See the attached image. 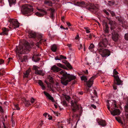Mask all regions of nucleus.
Wrapping results in <instances>:
<instances>
[{
	"mask_svg": "<svg viewBox=\"0 0 128 128\" xmlns=\"http://www.w3.org/2000/svg\"><path fill=\"white\" fill-rule=\"evenodd\" d=\"M102 39L100 40L98 46L102 48L98 49L97 50L102 56H109L110 54V52L108 50L104 48L107 46L108 42V40L106 38V36H102Z\"/></svg>",
	"mask_w": 128,
	"mask_h": 128,
	"instance_id": "f257e3e1",
	"label": "nucleus"
},
{
	"mask_svg": "<svg viewBox=\"0 0 128 128\" xmlns=\"http://www.w3.org/2000/svg\"><path fill=\"white\" fill-rule=\"evenodd\" d=\"M59 74L61 75L60 77L61 78V82L63 85L66 86L68 83L72 80L75 79L76 76L73 74H67L64 70H62L58 72Z\"/></svg>",
	"mask_w": 128,
	"mask_h": 128,
	"instance_id": "f03ea898",
	"label": "nucleus"
},
{
	"mask_svg": "<svg viewBox=\"0 0 128 128\" xmlns=\"http://www.w3.org/2000/svg\"><path fill=\"white\" fill-rule=\"evenodd\" d=\"M16 49L15 52L18 55L27 54L31 48V47L28 42L22 46L20 45L18 47L16 46Z\"/></svg>",
	"mask_w": 128,
	"mask_h": 128,
	"instance_id": "7ed1b4c3",
	"label": "nucleus"
},
{
	"mask_svg": "<svg viewBox=\"0 0 128 128\" xmlns=\"http://www.w3.org/2000/svg\"><path fill=\"white\" fill-rule=\"evenodd\" d=\"M97 77L96 75H95L89 79L88 81H87L88 79L86 78V76H82L80 77V78L82 80H84L85 82H86V84L87 86L86 87V89L88 91H89V88H90L91 87L92 85L93 80L95 79Z\"/></svg>",
	"mask_w": 128,
	"mask_h": 128,
	"instance_id": "20e7f679",
	"label": "nucleus"
},
{
	"mask_svg": "<svg viewBox=\"0 0 128 128\" xmlns=\"http://www.w3.org/2000/svg\"><path fill=\"white\" fill-rule=\"evenodd\" d=\"M32 6L30 4H25L23 5L22 7L21 12L24 14L30 13L33 11Z\"/></svg>",
	"mask_w": 128,
	"mask_h": 128,
	"instance_id": "39448f33",
	"label": "nucleus"
},
{
	"mask_svg": "<svg viewBox=\"0 0 128 128\" xmlns=\"http://www.w3.org/2000/svg\"><path fill=\"white\" fill-rule=\"evenodd\" d=\"M110 30L112 32V39L114 42H118L120 37L118 33L117 32L119 31L118 30H117L115 27L112 26L110 28Z\"/></svg>",
	"mask_w": 128,
	"mask_h": 128,
	"instance_id": "423d86ee",
	"label": "nucleus"
},
{
	"mask_svg": "<svg viewBox=\"0 0 128 128\" xmlns=\"http://www.w3.org/2000/svg\"><path fill=\"white\" fill-rule=\"evenodd\" d=\"M71 102L72 111L73 112H75L78 110L80 113H82V107L79 108L76 100L74 99L71 101Z\"/></svg>",
	"mask_w": 128,
	"mask_h": 128,
	"instance_id": "0eeeda50",
	"label": "nucleus"
},
{
	"mask_svg": "<svg viewBox=\"0 0 128 128\" xmlns=\"http://www.w3.org/2000/svg\"><path fill=\"white\" fill-rule=\"evenodd\" d=\"M38 10L40 11L41 13L38 12H37L35 13V14L37 16H40L42 17L44 15H46L47 14V12L46 11H50V14H54V9L52 8H50L49 9H48L47 10L44 8L42 9H39Z\"/></svg>",
	"mask_w": 128,
	"mask_h": 128,
	"instance_id": "6e6552de",
	"label": "nucleus"
},
{
	"mask_svg": "<svg viewBox=\"0 0 128 128\" xmlns=\"http://www.w3.org/2000/svg\"><path fill=\"white\" fill-rule=\"evenodd\" d=\"M112 103V104L111 106L112 108L114 109V108H117V106L116 104V102L115 100H113ZM110 113L114 116L118 115L120 113V110L116 108H115L113 111H110Z\"/></svg>",
	"mask_w": 128,
	"mask_h": 128,
	"instance_id": "1a4fd4ad",
	"label": "nucleus"
},
{
	"mask_svg": "<svg viewBox=\"0 0 128 128\" xmlns=\"http://www.w3.org/2000/svg\"><path fill=\"white\" fill-rule=\"evenodd\" d=\"M39 68L35 65H34L32 68V69L35 71V73L36 74L44 76V72L42 70H38Z\"/></svg>",
	"mask_w": 128,
	"mask_h": 128,
	"instance_id": "9d476101",
	"label": "nucleus"
},
{
	"mask_svg": "<svg viewBox=\"0 0 128 128\" xmlns=\"http://www.w3.org/2000/svg\"><path fill=\"white\" fill-rule=\"evenodd\" d=\"M10 20V26L14 28H16L19 27V23L16 20L13 19Z\"/></svg>",
	"mask_w": 128,
	"mask_h": 128,
	"instance_id": "9b49d317",
	"label": "nucleus"
},
{
	"mask_svg": "<svg viewBox=\"0 0 128 128\" xmlns=\"http://www.w3.org/2000/svg\"><path fill=\"white\" fill-rule=\"evenodd\" d=\"M113 72L114 74L116 75L114 76V79L116 80V81L117 82L116 84L117 85L121 84L122 82L120 79L118 75H117L118 74V72L115 69L114 70Z\"/></svg>",
	"mask_w": 128,
	"mask_h": 128,
	"instance_id": "f8f14e48",
	"label": "nucleus"
},
{
	"mask_svg": "<svg viewBox=\"0 0 128 128\" xmlns=\"http://www.w3.org/2000/svg\"><path fill=\"white\" fill-rule=\"evenodd\" d=\"M116 18L118 20L120 23L122 24V26L124 28H126V23L124 20V18L120 16H118L116 17Z\"/></svg>",
	"mask_w": 128,
	"mask_h": 128,
	"instance_id": "ddd939ff",
	"label": "nucleus"
},
{
	"mask_svg": "<svg viewBox=\"0 0 128 128\" xmlns=\"http://www.w3.org/2000/svg\"><path fill=\"white\" fill-rule=\"evenodd\" d=\"M89 8L90 9H92L94 11H97L99 9L98 6L96 4L94 5L91 4Z\"/></svg>",
	"mask_w": 128,
	"mask_h": 128,
	"instance_id": "4468645a",
	"label": "nucleus"
},
{
	"mask_svg": "<svg viewBox=\"0 0 128 128\" xmlns=\"http://www.w3.org/2000/svg\"><path fill=\"white\" fill-rule=\"evenodd\" d=\"M51 70L55 72H58L61 70V69L56 66H54L51 68Z\"/></svg>",
	"mask_w": 128,
	"mask_h": 128,
	"instance_id": "2eb2a0df",
	"label": "nucleus"
},
{
	"mask_svg": "<svg viewBox=\"0 0 128 128\" xmlns=\"http://www.w3.org/2000/svg\"><path fill=\"white\" fill-rule=\"evenodd\" d=\"M2 32L0 33V34L1 35H3L4 34L7 35L8 34V32L9 30L8 29L6 28H2Z\"/></svg>",
	"mask_w": 128,
	"mask_h": 128,
	"instance_id": "dca6fc26",
	"label": "nucleus"
},
{
	"mask_svg": "<svg viewBox=\"0 0 128 128\" xmlns=\"http://www.w3.org/2000/svg\"><path fill=\"white\" fill-rule=\"evenodd\" d=\"M28 36L30 38H34L36 36V34L33 32H29Z\"/></svg>",
	"mask_w": 128,
	"mask_h": 128,
	"instance_id": "f3484780",
	"label": "nucleus"
},
{
	"mask_svg": "<svg viewBox=\"0 0 128 128\" xmlns=\"http://www.w3.org/2000/svg\"><path fill=\"white\" fill-rule=\"evenodd\" d=\"M98 124L102 126H105L106 125V123L105 121L101 120L98 122Z\"/></svg>",
	"mask_w": 128,
	"mask_h": 128,
	"instance_id": "a211bd4d",
	"label": "nucleus"
},
{
	"mask_svg": "<svg viewBox=\"0 0 128 128\" xmlns=\"http://www.w3.org/2000/svg\"><path fill=\"white\" fill-rule=\"evenodd\" d=\"M44 4L50 6H52V2L49 0H45L44 2Z\"/></svg>",
	"mask_w": 128,
	"mask_h": 128,
	"instance_id": "6ab92c4d",
	"label": "nucleus"
},
{
	"mask_svg": "<svg viewBox=\"0 0 128 128\" xmlns=\"http://www.w3.org/2000/svg\"><path fill=\"white\" fill-rule=\"evenodd\" d=\"M38 83L41 87L42 88V90H45V86L44 85L43 82L41 80H39L38 81Z\"/></svg>",
	"mask_w": 128,
	"mask_h": 128,
	"instance_id": "aec40b11",
	"label": "nucleus"
},
{
	"mask_svg": "<svg viewBox=\"0 0 128 128\" xmlns=\"http://www.w3.org/2000/svg\"><path fill=\"white\" fill-rule=\"evenodd\" d=\"M57 48V47L56 44L52 45L51 48V50L53 52H56Z\"/></svg>",
	"mask_w": 128,
	"mask_h": 128,
	"instance_id": "412c9836",
	"label": "nucleus"
},
{
	"mask_svg": "<svg viewBox=\"0 0 128 128\" xmlns=\"http://www.w3.org/2000/svg\"><path fill=\"white\" fill-rule=\"evenodd\" d=\"M66 56H56L55 58V59L56 60H61L63 59H66Z\"/></svg>",
	"mask_w": 128,
	"mask_h": 128,
	"instance_id": "4be33fe9",
	"label": "nucleus"
},
{
	"mask_svg": "<svg viewBox=\"0 0 128 128\" xmlns=\"http://www.w3.org/2000/svg\"><path fill=\"white\" fill-rule=\"evenodd\" d=\"M32 60L36 62H37L40 60V58L37 56H32Z\"/></svg>",
	"mask_w": 128,
	"mask_h": 128,
	"instance_id": "5701e85b",
	"label": "nucleus"
},
{
	"mask_svg": "<svg viewBox=\"0 0 128 128\" xmlns=\"http://www.w3.org/2000/svg\"><path fill=\"white\" fill-rule=\"evenodd\" d=\"M19 59L21 60L22 62L25 61L27 59V56H19Z\"/></svg>",
	"mask_w": 128,
	"mask_h": 128,
	"instance_id": "b1692460",
	"label": "nucleus"
},
{
	"mask_svg": "<svg viewBox=\"0 0 128 128\" xmlns=\"http://www.w3.org/2000/svg\"><path fill=\"white\" fill-rule=\"evenodd\" d=\"M8 1L10 6L11 5L14 4L16 2V0H8Z\"/></svg>",
	"mask_w": 128,
	"mask_h": 128,
	"instance_id": "393cba45",
	"label": "nucleus"
},
{
	"mask_svg": "<svg viewBox=\"0 0 128 128\" xmlns=\"http://www.w3.org/2000/svg\"><path fill=\"white\" fill-rule=\"evenodd\" d=\"M115 4L114 1L111 0L108 2V4L110 6H112L114 5Z\"/></svg>",
	"mask_w": 128,
	"mask_h": 128,
	"instance_id": "a878e982",
	"label": "nucleus"
},
{
	"mask_svg": "<svg viewBox=\"0 0 128 128\" xmlns=\"http://www.w3.org/2000/svg\"><path fill=\"white\" fill-rule=\"evenodd\" d=\"M108 20H109V24L111 25L110 28L112 26L113 27H115L113 26V24H114V22L111 20L110 19H108Z\"/></svg>",
	"mask_w": 128,
	"mask_h": 128,
	"instance_id": "bb28decb",
	"label": "nucleus"
},
{
	"mask_svg": "<svg viewBox=\"0 0 128 128\" xmlns=\"http://www.w3.org/2000/svg\"><path fill=\"white\" fill-rule=\"evenodd\" d=\"M29 73L30 72L29 70H27L25 73H24V77H28Z\"/></svg>",
	"mask_w": 128,
	"mask_h": 128,
	"instance_id": "cd10ccee",
	"label": "nucleus"
},
{
	"mask_svg": "<svg viewBox=\"0 0 128 128\" xmlns=\"http://www.w3.org/2000/svg\"><path fill=\"white\" fill-rule=\"evenodd\" d=\"M95 46L92 43L88 47L89 49L91 50L92 49H93L95 47Z\"/></svg>",
	"mask_w": 128,
	"mask_h": 128,
	"instance_id": "c85d7f7f",
	"label": "nucleus"
},
{
	"mask_svg": "<svg viewBox=\"0 0 128 128\" xmlns=\"http://www.w3.org/2000/svg\"><path fill=\"white\" fill-rule=\"evenodd\" d=\"M85 2H78L76 3V4L78 6H80L81 5L84 4Z\"/></svg>",
	"mask_w": 128,
	"mask_h": 128,
	"instance_id": "c756f323",
	"label": "nucleus"
},
{
	"mask_svg": "<svg viewBox=\"0 0 128 128\" xmlns=\"http://www.w3.org/2000/svg\"><path fill=\"white\" fill-rule=\"evenodd\" d=\"M47 97L49 99L51 100L52 102H54V99L53 97H52L50 94Z\"/></svg>",
	"mask_w": 128,
	"mask_h": 128,
	"instance_id": "7c9ffc66",
	"label": "nucleus"
},
{
	"mask_svg": "<svg viewBox=\"0 0 128 128\" xmlns=\"http://www.w3.org/2000/svg\"><path fill=\"white\" fill-rule=\"evenodd\" d=\"M70 56H72L74 55V50H71L69 52Z\"/></svg>",
	"mask_w": 128,
	"mask_h": 128,
	"instance_id": "2f4dec72",
	"label": "nucleus"
},
{
	"mask_svg": "<svg viewBox=\"0 0 128 128\" xmlns=\"http://www.w3.org/2000/svg\"><path fill=\"white\" fill-rule=\"evenodd\" d=\"M57 65L59 67H60L62 68H64L65 66H64L62 64H61L59 63L57 64Z\"/></svg>",
	"mask_w": 128,
	"mask_h": 128,
	"instance_id": "473e14b6",
	"label": "nucleus"
},
{
	"mask_svg": "<svg viewBox=\"0 0 128 128\" xmlns=\"http://www.w3.org/2000/svg\"><path fill=\"white\" fill-rule=\"evenodd\" d=\"M116 120L120 123H121V124H123V122L121 121V120L119 118L116 117Z\"/></svg>",
	"mask_w": 128,
	"mask_h": 128,
	"instance_id": "72a5a7b5",
	"label": "nucleus"
},
{
	"mask_svg": "<svg viewBox=\"0 0 128 128\" xmlns=\"http://www.w3.org/2000/svg\"><path fill=\"white\" fill-rule=\"evenodd\" d=\"M125 110L126 112H128V103H127L125 106Z\"/></svg>",
	"mask_w": 128,
	"mask_h": 128,
	"instance_id": "f704fd0d",
	"label": "nucleus"
},
{
	"mask_svg": "<svg viewBox=\"0 0 128 128\" xmlns=\"http://www.w3.org/2000/svg\"><path fill=\"white\" fill-rule=\"evenodd\" d=\"M124 38L126 40H128V33L125 34L124 36Z\"/></svg>",
	"mask_w": 128,
	"mask_h": 128,
	"instance_id": "c9c22d12",
	"label": "nucleus"
},
{
	"mask_svg": "<svg viewBox=\"0 0 128 128\" xmlns=\"http://www.w3.org/2000/svg\"><path fill=\"white\" fill-rule=\"evenodd\" d=\"M65 99L68 102L70 100V97L68 96H66L65 97Z\"/></svg>",
	"mask_w": 128,
	"mask_h": 128,
	"instance_id": "e433bc0d",
	"label": "nucleus"
},
{
	"mask_svg": "<svg viewBox=\"0 0 128 128\" xmlns=\"http://www.w3.org/2000/svg\"><path fill=\"white\" fill-rule=\"evenodd\" d=\"M109 12H110L112 16H114L115 15V13L113 11H111L110 10H109Z\"/></svg>",
	"mask_w": 128,
	"mask_h": 128,
	"instance_id": "4c0bfd02",
	"label": "nucleus"
},
{
	"mask_svg": "<svg viewBox=\"0 0 128 128\" xmlns=\"http://www.w3.org/2000/svg\"><path fill=\"white\" fill-rule=\"evenodd\" d=\"M14 107H15V108H16V109L17 110H20V108L18 107V104H14Z\"/></svg>",
	"mask_w": 128,
	"mask_h": 128,
	"instance_id": "58836bf2",
	"label": "nucleus"
},
{
	"mask_svg": "<svg viewBox=\"0 0 128 128\" xmlns=\"http://www.w3.org/2000/svg\"><path fill=\"white\" fill-rule=\"evenodd\" d=\"M67 66L68 67L70 68L71 69L72 68V66L69 63H67Z\"/></svg>",
	"mask_w": 128,
	"mask_h": 128,
	"instance_id": "ea45409f",
	"label": "nucleus"
},
{
	"mask_svg": "<svg viewBox=\"0 0 128 128\" xmlns=\"http://www.w3.org/2000/svg\"><path fill=\"white\" fill-rule=\"evenodd\" d=\"M103 11L108 16L109 15V13L106 10H103Z\"/></svg>",
	"mask_w": 128,
	"mask_h": 128,
	"instance_id": "a19ab883",
	"label": "nucleus"
},
{
	"mask_svg": "<svg viewBox=\"0 0 128 128\" xmlns=\"http://www.w3.org/2000/svg\"><path fill=\"white\" fill-rule=\"evenodd\" d=\"M43 124V122L42 121L40 123L38 126V128H40V127L42 126Z\"/></svg>",
	"mask_w": 128,
	"mask_h": 128,
	"instance_id": "79ce46f5",
	"label": "nucleus"
},
{
	"mask_svg": "<svg viewBox=\"0 0 128 128\" xmlns=\"http://www.w3.org/2000/svg\"><path fill=\"white\" fill-rule=\"evenodd\" d=\"M114 83L115 84H114V85H113V87L114 90H116V89L117 88L116 86V85L115 84H116L117 85V84H116L117 82L116 83L115 82H114Z\"/></svg>",
	"mask_w": 128,
	"mask_h": 128,
	"instance_id": "37998d69",
	"label": "nucleus"
},
{
	"mask_svg": "<svg viewBox=\"0 0 128 128\" xmlns=\"http://www.w3.org/2000/svg\"><path fill=\"white\" fill-rule=\"evenodd\" d=\"M44 94H45V95L47 96V97L48 96H49L50 94H49L48 93L46 92L45 91H44Z\"/></svg>",
	"mask_w": 128,
	"mask_h": 128,
	"instance_id": "c03bdc74",
	"label": "nucleus"
},
{
	"mask_svg": "<svg viewBox=\"0 0 128 128\" xmlns=\"http://www.w3.org/2000/svg\"><path fill=\"white\" fill-rule=\"evenodd\" d=\"M82 48V44H80L78 46V48L79 50H80V49Z\"/></svg>",
	"mask_w": 128,
	"mask_h": 128,
	"instance_id": "a18cd8bd",
	"label": "nucleus"
},
{
	"mask_svg": "<svg viewBox=\"0 0 128 128\" xmlns=\"http://www.w3.org/2000/svg\"><path fill=\"white\" fill-rule=\"evenodd\" d=\"M4 62V60L2 59H0V64H3Z\"/></svg>",
	"mask_w": 128,
	"mask_h": 128,
	"instance_id": "49530a36",
	"label": "nucleus"
},
{
	"mask_svg": "<svg viewBox=\"0 0 128 128\" xmlns=\"http://www.w3.org/2000/svg\"><path fill=\"white\" fill-rule=\"evenodd\" d=\"M106 28L105 30V32L106 33H108V29L107 28V26H106Z\"/></svg>",
	"mask_w": 128,
	"mask_h": 128,
	"instance_id": "de8ad7c7",
	"label": "nucleus"
},
{
	"mask_svg": "<svg viewBox=\"0 0 128 128\" xmlns=\"http://www.w3.org/2000/svg\"><path fill=\"white\" fill-rule=\"evenodd\" d=\"M35 100L34 98H32L31 99V102L32 103H33L34 102V101Z\"/></svg>",
	"mask_w": 128,
	"mask_h": 128,
	"instance_id": "09e8293b",
	"label": "nucleus"
},
{
	"mask_svg": "<svg viewBox=\"0 0 128 128\" xmlns=\"http://www.w3.org/2000/svg\"><path fill=\"white\" fill-rule=\"evenodd\" d=\"M26 103L27 104V105H28L30 104L28 100H25Z\"/></svg>",
	"mask_w": 128,
	"mask_h": 128,
	"instance_id": "8fccbe9b",
	"label": "nucleus"
},
{
	"mask_svg": "<svg viewBox=\"0 0 128 128\" xmlns=\"http://www.w3.org/2000/svg\"><path fill=\"white\" fill-rule=\"evenodd\" d=\"M91 106L94 109H96V106L93 104H91Z\"/></svg>",
	"mask_w": 128,
	"mask_h": 128,
	"instance_id": "3c124183",
	"label": "nucleus"
},
{
	"mask_svg": "<svg viewBox=\"0 0 128 128\" xmlns=\"http://www.w3.org/2000/svg\"><path fill=\"white\" fill-rule=\"evenodd\" d=\"M58 128H63V127L62 126H61V125L60 124H58Z\"/></svg>",
	"mask_w": 128,
	"mask_h": 128,
	"instance_id": "603ef678",
	"label": "nucleus"
},
{
	"mask_svg": "<svg viewBox=\"0 0 128 128\" xmlns=\"http://www.w3.org/2000/svg\"><path fill=\"white\" fill-rule=\"evenodd\" d=\"M4 121L3 120H2V122L3 124L4 127V128H6V127L5 125V124L4 123V121H5V119H4Z\"/></svg>",
	"mask_w": 128,
	"mask_h": 128,
	"instance_id": "864d4df0",
	"label": "nucleus"
},
{
	"mask_svg": "<svg viewBox=\"0 0 128 128\" xmlns=\"http://www.w3.org/2000/svg\"><path fill=\"white\" fill-rule=\"evenodd\" d=\"M0 111L1 112H2V113L3 112V109L2 108V107L0 106Z\"/></svg>",
	"mask_w": 128,
	"mask_h": 128,
	"instance_id": "5fc2aeb1",
	"label": "nucleus"
},
{
	"mask_svg": "<svg viewBox=\"0 0 128 128\" xmlns=\"http://www.w3.org/2000/svg\"><path fill=\"white\" fill-rule=\"evenodd\" d=\"M66 24L68 26H71V24L69 22H66Z\"/></svg>",
	"mask_w": 128,
	"mask_h": 128,
	"instance_id": "6e6d98bb",
	"label": "nucleus"
},
{
	"mask_svg": "<svg viewBox=\"0 0 128 128\" xmlns=\"http://www.w3.org/2000/svg\"><path fill=\"white\" fill-rule=\"evenodd\" d=\"M10 59H12V58H8V59L7 60V62L8 63H9L10 60Z\"/></svg>",
	"mask_w": 128,
	"mask_h": 128,
	"instance_id": "4d7b16f0",
	"label": "nucleus"
},
{
	"mask_svg": "<svg viewBox=\"0 0 128 128\" xmlns=\"http://www.w3.org/2000/svg\"><path fill=\"white\" fill-rule=\"evenodd\" d=\"M94 95H96L97 94V92H96V90H94Z\"/></svg>",
	"mask_w": 128,
	"mask_h": 128,
	"instance_id": "13d9d810",
	"label": "nucleus"
},
{
	"mask_svg": "<svg viewBox=\"0 0 128 128\" xmlns=\"http://www.w3.org/2000/svg\"><path fill=\"white\" fill-rule=\"evenodd\" d=\"M63 102L64 104L66 105H67V103L66 102V101L65 100H64L63 101Z\"/></svg>",
	"mask_w": 128,
	"mask_h": 128,
	"instance_id": "bf43d9fd",
	"label": "nucleus"
},
{
	"mask_svg": "<svg viewBox=\"0 0 128 128\" xmlns=\"http://www.w3.org/2000/svg\"><path fill=\"white\" fill-rule=\"evenodd\" d=\"M84 73L86 74H88V70H86L85 72Z\"/></svg>",
	"mask_w": 128,
	"mask_h": 128,
	"instance_id": "052dcab7",
	"label": "nucleus"
},
{
	"mask_svg": "<svg viewBox=\"0 0 128 128\" xmlns=\"http://www.w3.org/2000/svg\"><path fill=\"white\" fill-rule=\"evenodd\" d=\"M79 38V36L78 35H77L76 36V37L75 38V39L76 40H78V39Z\"/></svg>",
	"mask_w": 128,
	"mask_h": 128,
	"instance_id": "680f3d73",
	"label": "nucleus"
},
{
	"mask_svg": "<svg viewBox=\"0 0 128 128\" xmlns=\"http://www.w3.org/2000/svg\"><path fill=\"white\" fill-rule=\"evenodd\" d=\"M50 17L51 18H52L54 16V14H50Z\"/></svg>",
	"mask_w": 128,
	"mask_h": 128,
	"instance_id": "e2e57ef3",
	"label": "nucleus"
},
{
	"mask_svg": "<svg viewBox=\"0 0 128 128\" xmlns=\"http://www.w3.org/2000/svg\"><path fill=\"white\" fill-rule=\"evenodd\" d=\"M60 28H63L64 30L65 29V28L63 26H62V25H61L60 26Z\"/></svg>",
	"mask_w": 128,
	"mask_h": 128,
	"instance_id": "0e129e2a",
	"label": "nucleus"
},
{
	"mask_svg": "<svg viewBox=\"0 0 128 128\" xmlns=\"http://www.w3.org/2000/svg\"><path fill=\"white\" fill-rule=\"evenodd\" d=\"M47 113H44V114H43V116H45V117H46V116H47Z\"/></svg>",
	"mask_w": 128,
	"mask_h": 128,
	"instance_id": "69168bd1",
	"label": "nucleus"
},
{
	"mask_svg": "<svg viewBox=\"0 0 128 128\" xmlns=\"http://www.w3.org/2000/svg\"><path fill=\"white\" fill-rule=\"evenodd\" d=\"M86 32L87 33H89L90 32L88 30H86Z\"/></svg>",
	"mask_w": 128,
	"mask_h": 128,
	"instance_id": "338daca9",
	"label": "nucleus"
},
{
	"mask_svg": "<svg viewBox=\"0 0 128 128\" xmlns=\"http://www.w3.org/2000/svg\"><path fill=\"white\" fill-rule=\"evenodd\" d=\"M11 122H12V124H15V122L12 120H11Z\"/></svg>",
	"mask_w": 128,
	"mask_h": 128,
	"instance_id": "774afa93",
	"label": "nucleus"
}]
</instances>
